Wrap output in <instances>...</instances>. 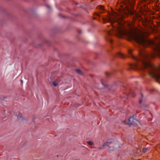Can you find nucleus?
Wrapping results in <instances>:
<instances>
[{"label": "nucleus", "instance_id": "nucleus-1", "mask_svg": "<svg viewBox=\"0 0 160 160\" xmlns=\"http://www.w3.org/2000/svg\"><path fill=\"white\" fill-rule=\"evenodd\" d=\"M124 17L122 13L120 14L119 16L116 17L108 16L107 18H103L104 23L108 22L112 23L117 22L119 25L112 32L108 31V34H114L120 38L125 36L129 39L134 40L139 46L142 47H151L155 52L154 53H149L143 49L139 48L138 57L132 54V50H129L130 57L135 60L134 63L130 64L129 66L134 69H140L146 71L150 76L159 82L160 80V42L147 40L145 38L142 33L139 34L132 31L131 28L127 29L123 23L120 22Z\"/></svg>", "mask_w": 160, "mask_h": 160}, {"label": "nucleus", "instance_id": "nucleus-2", "mask_svg": "<svg viewBox=\"0 0 160 160\" xmlns=\"http://www.w3.org/2000/svg\"><path fill=\"white\" fill-rule=\"evenodd\" d=\"M117 141L113 139L108 140L103 144L102 147H105L108 150L112 151L117 148Z\"/></svg>", "mask_w": 160, "mask_h": 160}, {"label": "nucleus", "instance_id": "nucleus-3", "mask_svg": "<svg viewBox=\"0 0 160 160\" xmlns=\"http://www.w3.org/2000/svg\"><path fill=\"white\" fill-rule=\"evenodd\" d=\"M136 117V116L134 115L132 117H130L128 119L129 124L130 125H135L136 124H137V123H139V122L135 118Z\"/></svg>", "mask_w": 160, "mask_h": 160}, {"label": "nucleus", "instance_id": "nucleus-4", "mask_svg": "<svg viewBox=\"0 0 160 160\" xmlns=\"http://www.w3.org/2000/svg\"><path fill=\"white\" fill-rule=\"evenodd\" d=\"M124 3L126 6V8L127 9L128 12L129 13H131V12L129 10V8L128 7L129 6H132V3L131 2V1L130 0H126Z\"/></svg>", "mask_w": 160, "mask_h": 160}, {"label": "nucleus", "instance_id": "nucleus-5", "mask_svg": "<svg viewBox=\"0 0 160 160\" xmlns=\"http://www.w3.org/2000/svg\"><path fill=\"white\" fill-rule=\"evenodd\" d=\"M117 56L121 58H123L125 57L124 55L121 52H118L117 53Z\"/></svg>", "mask_w": 160, "mask_h": 160}, {"label": "nucleus", "instance_id": "nucleus-6", "mask_svg": "<svg viewBox=\"0 0 160 160\" xmlns=\"http://www.w3.org/2000/svg\"><path fill=\"white\" fill-rule=\"evenodd\" d=\"M98 8L102 11H103L104 10L103 7L102 5H100L98 6Z\"/></svg>", "mask_w": 160, "mask_h": 160}, {"label": "nucleus", "instance_id": "nucleus-7", "mask_svg": "<svg viewBox=\"0 0 160 160\" xmlns=\"http://www.w3.org/2000/svg\"><path fill=\"white\" fill-rule=\"evenodd\" d=\"M76 72L78 74H82V71L79 69H77L76 70Z\"/></svg>", "mask_w": 160, "mask_h": 160}, {"label": "nucleus", "instance_id": "nucleus-8", "mask_svg": "<svg viewBox=\"0 0 160 160\" xmlns=\"http://www.w3.org/2000/svg\"><path fill=\"white\" fill-rule=\"evenodd\" d=\"M143 97V95L141 94L140 95V97L139 98V102L140 104H141L142 102V98Z\"/></svg>", "mask_w": 160, "mask_h": 160}, {"label": "nucleus", "instance_id": "nucleus-9", "mask_svg": "<svg viewBox=\"0 0 160 160\" xmlns=\"http://www.w3.org/2000/svg\"><path fill=\"white\" fill-rule=\"evenodd\" d=\"M87 143L88 144L91 145H94L93 142L91 141H88Z\"/></svg>", "mask_w": 160, "mask_h": 160}, {"label": "nucleus", "instance_id": "nucleus-10", "mask_svg": "<svg viewBox=\"0 0 160 160\" xmlns=\"http://www.w3.org/2000/svg\"><path fill=\"white\" fill-rule=\"evenodd\" d=\"M147 150V149L146 148H143L142 149V152L143 153L146 152Z\"/></svg>", "mask_w": 160, "mask_h": 160}, {"label": "nucleus", "instance_id": "nucleus-11", "mask_svg": "<svg viewBox=\"0 0 160 160\" xmlns=\"http://www.w3.org/2000/svg\"><path fill=\"white\" fill-rule=\"evenodd\" d=\"M107 40H108V41H109L110 42H111V43H112V39H111L110 38H108V39Z\"/></svg>", "mask_w": 160, "mask_h": 160}, {"label": "nucleus", "instance_id": "nucleus-12", "mask_svg": "<svg viewBox=\"0 0 160 160\" xmlns=\"http://www.w3.org/2000/svg\"><path fill=\"white\" fill-rule=\"evenodd\" d=\"M53 85H54V86H57L58 85V84L57 83H56L55 82H53Z\"/></svg>", "mask_w": 160, "mask_h": 160}, {"label": "nucleus", "instance_id": "nucleus-13", "mask_svg": "<svg viewBox=\"0 0 160 160\" xmlns=\"http://www.w3.org/2000/svg\"><path fill=\"white\" fill-rule=\"evenodd\" d=\"M46 7L47 8H48L49 9H50L51 8V7H50V6L49 5H47L46 6Z\"/></svg>", "mask_w": 160, "mask_h": 160}, {"label": "nucleus", "instance_id": "nucleus-14", "mask_svg": "<svg viewBox=\"0 0 160 160\" xmlns=\"http://www.w3.org/2000/svg\"><path fill=\"white\" fill-rule=\"evenodd\" d=\"M96 15L98 16H99V14L98 13H96Z\"/></svg>", "mask_w": 160, "mask_h": 160}, {"label": "nucleus", "instance_id": "nucleus-15", "mask_svg": "<svg viewBox=\"0 0 160 160\" xmlns=\"http://www.w3.org/2000/svg\"><path fill=\"white\" fill-rule=\"evenodd\" d=\"M128 97V95H127V96H126V97H125L124 98H127Z\"/></svg>", "mask_w": 160, "mask_h": 160}, {"label": "nucleus", "instance_id": "nucleus-16", "mask_svg": "<svg viewBox=\"0 0 160 160\" xmlns=\"http://www.w3.org/2000/svg\"><path fill=\"white\" fill-rule=\"evenodd\" d=\"M125 15L126 16L128 14V13H125Z\"/></svg>", "mask_w": 160, "mask_h": 160}, {"label": "nucleus", "instance_id": "nucleus-17", "mask_svg": "<svg viewBox=\"0 0 160 160\" xmlns=\"http://www.w3.org/2000/svg\"><path fill=\"white\" fill-rule=\"evenodd\" d=\"M102 148H98V149H101Z\"/></svg>", "mask_w": 160, "mask_h": 160}, {"label": "nucleus", "instance_id": "nucleus-18", "mask_svg": "<svg viewBox=\"0 0 160 160\" xmlns=\"http://www.w3.org/2000/svg\"><path fill=\"white\" fill-rule=\"evenodd\" d=\"M134 94L133 93V92H132V93H130V95H131V94Z\"/></svg>", "mask_w": 160, "mask_h": 160}, {"label": "nucleus", "instance_id": "nucleus-19", "mask_svg": "<svg viewBox=\"0 0 160 160\" xmlns=\"http://www.w3.org/2000/svg\"><path fill=\"white\" fill-rule=\"evenodd\" d=\"M21 82H22V80H21Z\"/></svg>", "mask_w": 160, "mask_h": 160}, {"label": "nucleus", "instance_id": "nucleus-20", "mask_svg": "<svg viewBox=\"0 0 160 160\" xmlns=\"http://www.w3.org/2000/svg\"><path fill=\"white\" fill-rule=\"evenodd\" d=\"M102 85H103V83H102Z\"/></svg>", "mask_w": 160, "mask_h": 160}, {"label": "nucleus", "instance_id": "nucleus-21", "mask_svg": "<svg viewBox=\"0 0 160 160\" xmlns=\"http://www.w3.org/2000/svg\"><path fill=\"white\" fill-rule=\"evenodd\" d=\"M159 0H157L158 1Z\"/></svg>", "mask_w": 160, "mask_h": 160}]
</instances>
